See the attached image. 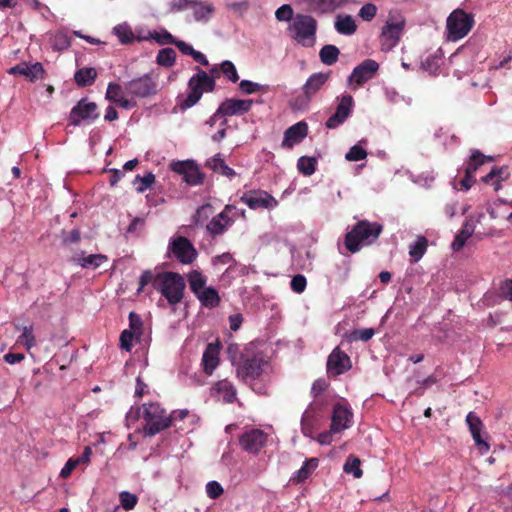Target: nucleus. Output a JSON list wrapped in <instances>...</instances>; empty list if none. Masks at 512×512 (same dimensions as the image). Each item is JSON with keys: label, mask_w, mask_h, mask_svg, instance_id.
I'll return each instance as SVG.
<instances>
[{"label": "nucleus", "mask_w": 512, "mask_h": 512, "mask_svg": "<svg viewBox=\"0 0 512 512\" xmlns=\"http://www.w3.org/2000/svg\"><path fill=\"white\" fill-rule=\"evenodd\" d=\"M275 17L278 21H290L293 20V9L289 4L280 6L276 12Z\"/></svg>", "instance_id": "56"}, {"label": "nucleus", "mask_w": 512, "mask_h": 512, "mask_svg": "<svg viewBox=\"0 0 512 512\" xmlns=\"http://www.w3.org/2000/svg\"><path fill=\"white\" fill-rule=\"evenodd\" d=\"M119 498L122 508L126 511L132 510L138 501V498L135 494L127 491L121 492Z\"/></svg>", "instance_id": "50"}, {"label": "nucleus", "mask_w": 512, "mask_h": 512, "mask_svg": "<svg viewBox=\"0 0 512 512\" xmlns=\"http://www.w3.org/2000/svg\"><path fill=\"white\" fill-rule=\"evenodd\" d=\"M351 368L349 356L336 347L328 356L327 373L329 376H338Z\"/></svg>", "instance_id": "15"}, {"label": "nucleus", "mask_w": 512, "mask_h": 512, "mask_svg": "<svg viewBox=\"0 0 512 512\" xmlns=\"http://www.w3.org/2000/svg\"><path fill=\"white\" fill-rule=\"evenodd\" d=\"M97 76L94 68H82L75 73V81L79 86L91 85Z\"/></svg>", "instance_id": "38"}, {"label": "nucleus", "mask_w": 512, "mask_h": 512, "mask_svg": "<svg viewBox=\"0 0 512 512\" xmlns=\"http://www.w3.org/2000/svg\"><path fill=\"white\" fill-rule=\"evenodd\" d=\"M404 29V21H388L382 29L381 46L383 50H390L395 47Z\"/></svg>", "instance_id": "17"}, {"label": "nucleus", "mask_w": 512, "mask_h": 512, "mask_svg": "<svg viewBox=\"0 0 512 512\" xmlns=\"http://www.w3.org/2000/svg\"><path fill=\"white\" fill-rule=\"evenodd\" d=\"M474 25L472 14L466 13L461 9H456L448 16L446 21L447 39L458 41L464 38Z\"/></svg>", "instance_id": "8"}, {"label": "nucleus", "mask_w": 512, "mask_h": 512, "mask_svg": "<svg viewBox=\"0 0 512 512\" xmlns=\"http://www.w3.org/2000/svg\"><path fill=\"white\" fill-rule=\"evenodd\" d=\"M270 369L269 362L262 353L242 356L236 365V374L243 382L253 385V382L267 375Z\"/></svg>", "instance_id": "4"}, {"label": "nucleus", "mask_w": 512, "mask_h": 512, "mask_svg": "<svg viewBox=\"0 0 512 512\" xmlns=\"http://www.w3.org/2000/svg\"><path fill=\"white\" fill-rule=\"evenodd\" d=\"M343 469L346 473L353 474L357 479L362 477L363 472L360 469V460L357 457L349 456Z\"/></svg>", "instance_id": "46"}, {"label": "nucleus", "mask_w": 512, "mask_h": 512, "mask_svg": "<svg viewBox=\"0 0 512 512\" xmlns=\"http://www.w3.org/2000/svg\"><path fill=\"white\" fill-rule=\"evenodd\" d=\"M107 260H108V258L104 254H91V255L82 254L81 256L77 257V259H76L77 263L81 267L94 268V269L100 267Z\"/></svg>", "instance_id": "33"}, {"label": "nucleus", "mask_w": 512, "mask_h": 512, "mask_svg": "<svg viewBox=\"0 0 512 512\" xmlns=\"http://www.w3.org/2000/svg\"><path fill=\"white\" fill-rule=\"evenodd\" d=\"M335 30L341 35H352L357 30L355 20L351 15H337L334 22Z\"/></svg>", "instance_id": "29"}, {"label": "nucleus", "mask_w": 512, "mask_h": 512, "mask_svg": "<svg viewBox=\"0 0 512 512\" xmlns=\"http://www.w3.org/2000/svg\"><path fill=\"white\" fill-rule=\"evenodd\" d=\"M309 9L318 14L331 13L341 5V0H307Z\"/></svg>", "instance_id": "30"}, {"label": "nucleus", "mask_w": 512, "mask_h": 512, "mask_svg": "<svg viewBox=\"0 0 512 512\" xmlns=\"http://www.w3.org/2000/svg\"><path fill=\"white\" fill-rule=\"evenodd\" d=\"M317 160L314 157L302 156L298 159L297 168L305 176L312 175L316 170Z\"/></svg>", "instance_id": "41"}, {"label": "nucleus", "mask_w": 512, "mask_h": 512, "mask_svg": "<svg viewBox=\"0 0 512 512\" xmlns=\"http://www.w3.org/2000/svg\"><path fill=\"white\" fill-rule=\"evenodd\" d=\"M308 126L304 121L297 122L284 132L282 147L292 148L307 136Z\"/></svg>", "instance_id": "22"}, {"label": "nucleus", "mask_w": 512, "mask_h": 512, "mask_svg": "<svg viewBox=\"0 0 512 512\" xmlns=\"http://www.w3.org/2000/svg\"><path fill=\"white\" fill-rule=\"evenodd\" d=\"M220 347L217 343H209L202 355L203 371L207 375H211L219 365Z\"/></svg>", "instance_id": "25"}, {"label": "nucleus", "mask_w": 512, "mask_h": 512, "mask_svg": "<svg viewBox=\"0 0 512 512\" xmlns=\"http://www.w3.org/2000/svg\"><path fill=\"white\" fill-rule=\"evenodd\" d=\"M379 69V64L373 59H366L358 66H356L348 81L350 85H355V88L362 86L367 81L371 80Z\"/></svg>", "instance_id": "12"}, {"label": "nucleus", "mask_w": 512, "mask_h": 512, "mask_svg": "<svg viewBox=\"0 0 512 512\" xmlns=\"http://www.w3.org/2000/svg\"><path fill=\"white\" fill-rule=\"evenodd\" d=\"M354 106V100L351 95H343L339 98L336 111L326 121V127L335 129L343 124L346 119L351 115Z\"/></svg>", "instance_id": "14"}, {"label": "nucleus", "mask_w": 512, "mask_h": 512, "mask_svg": "<svg viewBox=\"0 0 512 512\" xmlns=\"http://www.w3.org/2000/svg\"><path fill=\"white\" fill-rule=\"evenodd\" d=\"M188 282L190 289L196 296L208 287L206 286V278L196 270L189 273Z\"/></svg>", "instance_id": "36"}, {"label": "nucleus", "mask_w": 512, "mask_h": 512, "mask_svg": "<svg viewBox=\"0 0 512 512\" xmlns=\"http://www.w3.org/2000/svg\"><path fill=\"white\" fill-rule=\"evenodd\" d=\"M366 157L367 151L359 144L352 146L345 155L346 160L350 162L364 160Z\"/></svg>", "instance_id": "49"}, {"label": "nucleus", "mask_w": 512, "mask_h": 512, "mask_svg": "<svg viewBox=\"0 0 512 512\" xmlns=\"http://www.w3.org/2000/svg\"><path fill=\"white\" fill-rule=\"evenodd\" d=\"M143 322L140 316L134 312H130L129 314V329L133 331L137 336L142 335Z\"/></svg>", "instance_id": "52"}, {"label": "nucleus", "mask_w": 512, "mask_h": 512, "mask_svg": "<svg viewBox=\"0 0 512 512\" xmlns=\"http://www.w3.org/2000/svg\"><path fill=\"white\" fill-rule=\"evenodd\" d=\"M509 172L507 168H493L486 176L482 178V181L494 186V190L498 191L501 187V181L508 179Z\"/></svg>", "instance_id": "31"}, {"label": "nucleus", "mask_w": 512, "mask_h": 512, "mask_svg": "<svg viewBox=\"0 0 512 512\" xmlns=\"http://www.w3.org/2000/svg\"><path fill=\"white\" fill-rule=\"evenodd\" d=\"M486 159L491 160V157H485L479 151H474L470 157V160L466 166L465 174L474 176L475 171L481 166Z\"/></svg>", "instance_id": "43"}, {"label": "nucleus", "mask_w": 512, "mask_h": 512, "mask_svg": "<svg viewBox=\"0 0 512 512\" xmlns=\"http://www.w3.org/2000/svg\"><path fill=\"white\" fill-rule=\"evenodd\" d=\"M170 167L174 172L181 174L183 180L189 185L202 183V175L192 161H173Z\"/></svg>", "instance_id": "16"}, {"label": "nucleus", "mask_w": 512, "mask_h": 512, "mask_svg": "<svg viewBox=\"0 0 512 512\" xmlns=\"http://www.w3.org/2000/svg\"><path fill=\"white\" fill-rule=\"evenodd\" d=\"M190 8L197 22H207L214 12L213 4L204 1H193Z\"/></svg>", "instance_id": "28"}, {"label": "nucleus", "mask_w": 512, "mask_h": 512, "mask_svg": "<svg viewBox=\"0 0 512 512\" xmlns=\"http://www.w3.org/2000/svg\"><path fill=\"white\" fill-rule=\"evenodd\" d=\"M223 488L217 481H210L206 484V493L211 499H217L223 494Z\"/></svg>", "instance_id": "57"}, {"label": "nucleus", "mask_w": 512, "mask_h": 512, "mask_svg": "<svg viewBox=\"0 0 512 512\" xmlns=\"http://www.w3.org/2000/svg\"><path fill=\"white\" fill-rule=\"evenodd\" d=\"M377 13V7L372 3L363 5L359 11V16L365 21H371Z\"/></svg>", "instance_id": "58"}, {"label": "nucleus", "mask_w": 512, "mask_h": 512, "mask_svg": "<svg viewBox=\"0 0 512 512\" xmlns=\"http://www.w3.org/2000/svg\"><path fill=\"white\" fill-rule=\"evenodd\" d=\"M241 201L251 209H273L278 205L277 200L265 191H254L244 194Z\"/></svg>", "instance_id": "18"}, {"label": "nucleus", "mask_w": 512, "mask_h": 512, "mask_svg": "<svg viewBox=\"0 0 512 512\" xmlns=\"http://www.w3.org/2000/svg\"><path fill=\"white\" fill-rule=\"evenodd\" d=\"M212 394L225 403H232L236 399V389L227 380L217 382L212 388Z\"/></svg>", "instance_id": "26"}, {"label": "nucleus", "mask_w": 512, "mask_h": 512, "mask_svg": "<svg viewBox=\"0 0 512 512\" xmlns=\"http://www.w3.org/2000/svg\"><path fill=\"white\" fill-rule=\"evenodd\" d=\"M306 285H307V280H306L305 276H303L301 274L295 275L290 282L291 289L295 293H298V294H301L302 292L305 291Z\"/></svg>", "instance_id": "55"}, {"label": "nucleus", "mask_w": 512, "mask_h": 512, "mask_svg": "<svg viewBox=\"0 0 512 512\" xmlns=\"http://www.w3.org/2000/svg\"><path fill=\"white\" fill-rule=\"evenodd\" d=\"M352 425V412L351 410L342 405L336 404L333 409L331 431L341 432Z\"/></svg>", "instance_id": "21"}, {"label": "nucleus", "mask_w": 512, "mask_h": 512, "mask_svg": "<svg viewBox=\"0 0 512 512\" xmlns=\"http://www.w3.org/2000/svg\"><path fill=\"white\" fill-rule=\"evenodd\" d=\"M382 232V225L366 220L358 222L345 236V246L351 252H358L363 246L372 244Z\"/></svg>", "instance_id": "2"}, {"label": "nucleus", "mask_w": 512, "mask_h": 512, "mask_svg": "<svg viewBox=\"0 0 512 512\" xmlns=\"http://www.w3.org/2000/svg\"><path fill=\"white\" fill-rule=\"evenodd\" d=\"M168 251L183 264L191 263L197 256L196 250L192 243L187 238L182 236L172 238L170 240Z\"/></svg>", "instance_id": "11"}, {"label": "nucleus", "mask_w": 512, "mask_h": 512, "mask_svg": "<svg viewBox=\"0 0 512 512\" xmlns=\"http://www.w3.org/2000/svg\"><path fill=\"white\" fill-rule=\"evenodd\" d=\"M317 29L316 20L303 14H297L290 24L288 31L290 36L305 47L313 46Z\"/></svg>", "instance_id": "6"}, {"label": "nucleus", "mask_w": 512, "mask_h": 512, "mask_svg": "<svg viewBox=\"0 0 512 512\" xmlns=\"http://www.w3.org/2000/svg\"><path fill=\"white\" fill-rule=\"evenodd\" d=\"M140 337L137 336L136 334H134L133 331H130V330H124L122 331L121 335H120V345H121V348L126 350V351H130L133 347V340L134 339H139Z\"/></svg>", "instance_id": "51"}, {"label": "nucleus", "mask_w": 512, "mask_h": 512, "mask_svg": "<svg viewBox=\"0 0 512 512\" xmlns=\"http://www.w3.org/2000/svg\"><path fill=\"white\" fill-rule=\"evenodd\" d=\"M17 342L26 347L27 350H30L35 346V337L33 335V327L32 326H24L22 328V334L18 337Z\"/></svg>", "instance_id": "47"}, {"label": "nucleus", "mask_w": 512, "mask_h": 512, "mask_svg": "<svg viewBox=\"0 0 512 512\" xmlns=\"http://www.w3.org/2000/svg\"><path fill=\"white\" fill-rule=\"evenodd\" d=\"M152 37L161 44H175L177 41L169 32L164 31L161 34L155 33Z\"/></svg>", "instance_id": "63"}, {"label": "nucleus", "mask_w": 512, "mask_h": 512, "mask_svg": "<svg viewBox=\"0 0 512 512\" xmlns=\"http://www.w3.org/2000/svg\"><path fill=\"white\" fill-rule=\"evenodd\" d=\"M427 249V240L425 237H418L417 240L409 246V255L414 261H419Z\"/></svg>", "instance_id": "42"}, {"label": "nucleus", "mask_w": 512, "mask_h": 512, "mask_svg": "<svg viewBox=\"0 0 512 512\" xmlns=\"http://www.w3.org/2000/svg\"><path fill=\"white\" fill-rule=\"evenodd\" d=\"M317 405H310L303 413L301 419V430L307 437H312L317 422Z\"/></svg>", "instance_id": "27"}, {"label": "nucleus", "mask_w": 512, "mask_h": 512, "mask_svg": "<svg viewBox=\"0 0 512 512\" xmlns=\"http://www.w3.org/2000/svg\"><path fill=\"white\" fill-rule=\"evenodd\" d=\"M192 0H171L170 5V11L172 12H180L187 7H191Z\"/></svg>", "instance_id": "61"}, {"label": "nucleus", "mask_w": 512, "mask_h": 512, "mask_svg": "<svg viewBox=\"0 0 512 512\" xmlns=\"http://www.w3.org/2000/svg\"><path fill=\"white\" fill-rule=\"evenodd\" d=\"M239 87L245 94H253L256 92H267L269 89L268 85L256 83L250 80H242L239 83Z\"/></svg>", "instance_id": "44"}, {"label": "nucleus", "mask_w": 512, "mask_h": 512, "mask_svg": "<svg viewBox=\"0 0 512 512\" xmlns=\"http://www.w3.org/2000/svg\"><path fill=\"white\" fill-rule=\"evenodd\" d=\"M373 335H374V330L372 328H365V329L355 331L352 334V339L368 341L373 337Z\"/></svg>", "instance_id": "60"}, {"label": "nucleus", "mask_w": 512, "mask_h": 512, "mask_svg": "<svg viewBox=\"0 0 512 512\" xmlns=\"http://www.w3.org/2000/svg\"><path fill=\"white\" fill-rule=\"evenodd\" d=\"M206 166L212 169L214 172H217L229 178L235 175V171L226 165V163L219 154L208 159L206 162Z\"/></svg>", "instance_id": "32"}, {"label": "nucleus", "mask_w": 512, "mask_h": 512, "mask_svg": "<svg viewBox=\"0 0 512 512\" xmlns=\"http://www.w3.org/2000/svg\"><path fill=\"white\" fill-rule=\"evenodd\" d=\"M196 297L203 306L208 308L216 307L220 302L218 292L213 287H207Z\"/></svg>", "instance_id": "35"}, {"label": "nucleus", "mask_w": 512, "mask_h": 512, "mask_svg": "<svg viewBox=\"0 0 512 512\" xmlns=\"http://www.w3.org/2000/svg\"><path fill=\"white\" fill-rule=\"evenodd\" d=\"M154 288L161 292L170 304L179 303L185 288L184 279L174 272H163L155 276Z\"/></svg>", "instance_id": "5"}, {"label": "nucleus", "mask_w": 512, "mask_h": 512, "mask_svg": "<svg viewBox=\"0 0 512 512\" xmlns=\"http://www.w3.org/2000/svg\"><path fill=\"white\" fill-rule=\"evenodd\" d=\"M339 49L334 45H325L321 48L319 56L321 61L326 65L334 64L339 56Z\"/></svg>", "instance_id": "40"}, {"label": "nucleus", "mask_w": 512, "mask_h": 512, "mask_svg": "<svg viewBox=\"0 0 512 512\" xmlns=\"http://www.w3.org/2000/svg\"><path fill=\"white\" fill-rule=\"evenodd\" d=\"M8 73L11 75L19 74L30 81H36L38 79H42L44 76V69L41 63L36 62L33 64H29L26 62H22L18 65L11 67L8 70Z\"/></svg>", "instance_id": "24"}, {"label": "nucleus", "mask_w": 512, "mask_h": 512, "mask_svg": "<svg viewBox=\"0 0 512 512\" xmlns=\"http://www.w3.org/2000/svg\"><path fill=\"white\" fill-rule=\"evenodd\" d=\"M237 215L238 209L234 206L227 205L221 213L213 217L207 224L208 232L214 235L222 234L233 224Z\"/></svg>", "instance_id": "13"}, {"label": "nucleus", "mask_w": 512, "mask_h": 512, "mask_svg": "<svg viewBox=\"0 0 512 512\" xmlns=\"http://www.w3.org/2000/svg\"><path fill=\"white\" fill-rule=\"evenodd\" d=\"M122 97V87L117 83H109L106 91V99L110 102L117 103Z\"/></svg>", "instance_id": "53"}, {"label": "nucleus", "mask_w": 512, "mask_h": 512, "mask_svg": "<svg viewBox=\"0 0 512 512\" xmlns=\"http://www.w3.org/2000/svg\"><path fill=\"white\" fill-rule=\"evenodd\" d=\"M154 279H155V277L153 276V273L151 271H149V270L144 271L141 274V277L139 280V287L137 289L138 293H140L147 284H149L151 282L153 283Z\"/></svg>", "instance_id": "62"}, {"label": "nucleus", "mask_w": 512, "mask_h": 512, "mask_svg": "<svg viewBox=\"0 0 512 512\" xmlns=\"http://www.w3.org/2000/svg\"><path fill=\"white\" fill-rule=\"evenodd\" d=\"M176 53L171 48H164L157 55V63L164 67H170L174 64Z\"/></svg>", "instance_id": "45"}, {"label": "nucleus", "mask_w": 512, "mask_h": 512, "mask_svg": "<svg viewBox=\"0 0 512 512\" xmlns=\"http://www.w3.org/2000/svg\"><path fill=\"white\" fill-rule=\"evenodd\" d=\"M466 423L469 427V431L472 435L475 445L478 447L480 453H487L490 449V446L482 438L481 431L483 428V423L480 420V418L474 412H469L468 415L466 416Z\"/></svg>", "instance_id": "19"}, {"label": "nucleus", "mask_w": 512, "mask_h": 512, "mask_svg": "<svg viewBox=\"0 0 512 512\" xmlns=\"http://www.w3.org/2000/svg\"><path fill=\"white\" fill-rule=\"evenodd\" d=\"M113 33L117 36L120 43L129 44L134 41L135 37L131 27L127 23H122L113 28Z\"/></svg>", "instance_id": "39"}, {"label": "nucleus", "mask_w": 512, "mask_h": 512, "mask_svg": "<svg viewBox=\"0 0 512 512\" xmlns=\"http://www.w3.org/2000/svg\"><path fill=\"white\" fill-rule=\"evenodd\" d=\"M220 70L223 75L231 82L236 83L239 80L236 67L231 61H223L220 65Z\"/></svg>", "instance_id": "48"}, {"label": "nucleus", "mask_w": 512, "mask_h": 512, "mask_svg": "<svg viewBox=\"0 0 512 512\" xmlns=\"http://www.w3.org/2000/svg\"><path fill=\"white\" fill-rule=\"evenodd\" d=\"M99 115L96 103L84 98L71 109L68 120L70 125L80 126L96 120Z\"/></svg>", "instance_id": "10"}, {"label": "nucleus", "mask_w": 512, "mask_h": 512, "mask_svg": "<svg viewBox=\"0 0 512 512\" xmlns=\"http://www.w3.org/2000/svg\"><path fill=\"white\" fill-rule=\"evenodd\" d=\"M252 100H242L230 98L222 102L219 106V113L224 116L242 115L247 113L252 107Z\"/></svg>", "instance_id": "23"}, {"label": "nucleus", "mask_w": 512, "mask_h": 512, "mask_svg": "<svg viewBox=\"0 0 512 512\" xmlns=\"http://www.w3.org/2000/svg\"><path fill=\"white\" fill-rule=\"evenodd\" d=\"M126 92L138 98H145L158 92L157 77L152 74H145L141 77L132 79L125 84Z\"/></svg>", "instance_id": "9"}, {"label": "nucleus", "mask_w": 512, "mask_h": 512, "mask_svg": "<svg viewBox=\"0 0 512 512\" xmlns=\"http://www.w3.org/2000/svg\"><path fill=\"white\" fill-rule=\"evenodd\" d=\"M317 466V458H310L306 460L303 466L295 472V474L292 477V480L297 483L305 481L307 478H309V476L313 473Z\"/></svg>", "instance_id": "34"}, {"label": "nucleus", "mask_w": 512, "mask_h": 512, "mask_svg": "<svg viewBox=\"0 0 512 512\" xmlns=\"http://www.w3.org/2000/svg\"><path fill=\"white\" fill-rule=\"evenodd\" d=\"M140 416L146 422L143 432L146 436H154L160 431L170 426V417L166 415L164 409L158 403L144 404L141 408H131L126 414L127 425L134 423Z\"/></svg>", "instance_id": "1"}, {"label": "nucleus", "mask_w": 512, "mask_h": 512, "mask_svg": "<svg viewBox=\"0 0 512 512\" xmlns=\"http://www.w3.org/2000/svg\"><path fill=\"white\" fill-rule=\"evenodd\" d=\"M502 297L512 301V279L505 281L500 287Z\"/></svg>", "instance_id": "64"}, {"label": "nucleus", "mask_w": 512, "mask_h": 512, "mask_svg": "<svg viewBox=\"0 0 512 512\" xmlns=\"http://www.w3.org/2000/svg\"><path fill=\"white\" fill-rule=\"evenodd\" d=\"M266 434L259 429L245 432L240 438L241 447L249 453H257L266 443Z\"/></svg>", "instance_id": "20"}, {"label": "nucleus", "mask_w": 512, "mask_h": 512, "mask_svg": "<svg viewBox=\"0 0 512 512\" xmlns=\"http://www.w3.org/2000/svg\"><path fill=\"white\" fill-rule=\"evenodd\" d=\"M215 87L214 79L205 71L197 69V73L188 81V93L186 96H179L177 104L181 110L194 106L202 97L204 92H210Z\"/></svg>", "instance_id": "3"}, {"label": "nucleus", "mask_w": 512, "mask_h": 512, "mask_svg": "<svg viewBox=\"0 0 512 512\" xmlns=\"http://www.w3.org/2000/svg\"><path fill=\"white\" fill-rule=\"evenodd\" d=\"M70 39L64 32H57L54 36V46L57 49H65L69 47Z\"/></svg>", "instance_id": "59"}, {"label": "nucleus", "mask_w": 512, "mask_h": 512, "mask_svg": "<svg viewBox=\"0 0 512 512\" xmlns=\"http://www.w3.org/2000/svg\"><path fill=\"white\" fill-rule=\"evenodd\" d=\"M330 77V73H313L302 86V93L291 101L294 110L304 111L309 107L312 99L323 88Z\"/></svg>", "instance_id": "7"}, {"label": "nucleus", "mask_w": 512, "mask_h": 512, "mask_svg": "<svg viewBox=\"0 0 512 512\" xmlns=\"http://www.w3.org/2000/svg\"><path fill=\"white\" fill-rule=\"evenodd\" d=\"M442 63V58L438 53L430 54L421 61V68L431 75H435Z\"/></svg>", "instance_id": "37"}, {"label": "nucleus", "mask_w": 512, "mask_h": 512, "mask_svg": "<svg viewBox=\"0 0 512 512\" xmlns=\"http://www.w3.org/2000/svg\"><path fill=\"white\" fill-rule=\"evenodd\" d=\"M135 181L140 182V186H138L136 190L138 193H142L154 183L155 175L151 172L147 173L143 177L138 175L136 176Z\"/></svg>", "instance_id": "54"}]
</instances>
